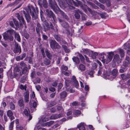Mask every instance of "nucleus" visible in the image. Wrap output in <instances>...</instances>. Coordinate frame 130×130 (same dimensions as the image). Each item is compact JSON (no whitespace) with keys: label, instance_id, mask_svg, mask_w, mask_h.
I'll return each instance as SVG.
<instances>
[{"label":"nucleus","instance_id":"f257e3e1","mask_svg":"<svg viewBox=\"0 0 130 130\" xmlns=\"http://www.w3.org/2000/svg\"><path fill=\"white\" fill-rule=\"evenodd\" d=\"M27 12L26 13L24 11H23V13L24 14L25 17L27 22H29L31 19L28 13L30 12L31 15L32 16L33 20H35L37 18V15L36 10L31 5L27 6Z\"/></svg>","mask_w":130,"mask_h":130},{"label":"nucleus","instance_id":"f03ea898","mask_svg":"<svg viewBox=\"0 0 130 130\" xmlns=\"http://www.w3.org/2000/svg\"><path fill=\"white\" fill-rule=\"evenodd\" d=\"M114 55V53L113 52L108 53L107 56L105 54H101V58L103 59L101 60L104 63H106V64L108 63L112 60Z\"/></svg>","mask_w":130,"mask_h":130},{"label":"nucleus","instance_id":"7ed1b4c3","mask_svg":"<svg viewBox=\"0 0 130 130\" xmlns=\"http://www.w3.org/2000/svg\"><path fill=\"white\" fill-rule=\"evenodd\" d=\"M74 4V6H80L85 12H87V9L90 13L92 15H94L95 14V11L92 10L89 7H87V6H86L85 7H83L82 4L80 1H77V3H76L75 2V3Z\"/></svg>","mask_w":130,"mask_h":130},{"label":"nucleus","instance_id":"20e7f679","mask_svg":"<svg viewBox=\"0 0 130 130\" xmlns=\"http://www.w3.org/2000/svg\"><path fill=\"white\" fill-rule=\"evenodd\" d=\"M49 6L54 10H57L59 8L55 0H50L49 1Z\"/></svg>","mask_w":130,"mask_h":130},{"label":"nucleus","instance_id":"39448f33","mask_svg":"<svg viewBox=\"0 0 130 130\" xmlns=\"http://www.w3.org/2000/svg\"><path fill=\"white\" fill-rule=\"evenodd\" d=\"M41 123V122H39L37 124V128L38 129V130H46V129L44 128L39 127V124H41L42 126H46L47 127H49L52 125L53 124V122H45L43 124H40V123Z\"/></svg>","mask_w":130,"mask_h":130},{"label":"nucleus","instance_id":"423d86ee","mask_svg":"<svg viewBox=\"0 0 130 130\" xmlns=\"http://www.w3.org/2000/svg\"><path fill=\"white\" fill-rule=\"evenodd\" d=\"M50 44L51 48L53 49H58L60 47V46L55 40H51Z\"/></svg>","mask_w":130,"mask_h":130},{"label":"nucleus","instance_id":"0eeeda50","mask_svg":"<svg viewBox=\"0 0 130 130\" xmlns=\"http://www.w3.org/2000/svg\"><path fill=\"white\" fill-rule=\"evenodd\" d=\"M45 11L47 16L50 18H52L54 21L55 22L56 18L53 12L51 10L48 9H46Z\"/></svg>","mask_w":130,"mask_h":130},{"label":"nucleus","instance_id":"6e6552de","mask_svg":"<svg viewBox=\"0 0 130 130\" xmlns=\"http://www.w3.org/2000/svg\"><path fill=\"white\" fill-rule=\"evenodd\" d=\"M3 37L5 40H9L10 41H12L13 40V37L12 35H9L6 33L3 34Z\"/></svg>","mask_w":130,"mask_h":130},{"label":"nucleus","instance_id":"1a4fd4ad","mask_svg":"<svg viewBox=\"0 0 130 130\" xmlns=\"http://www.w3.org/2000/svg\"><path fill=\"white\" fill-rule=\"evenodd\" d=\"M13 52L15 53H20L21 52V50L20 46H19L18 43H15V47L13 50Z\"/></svg>","mask_w":130,"mask_h":130},{"label":"nucleus","instance_id":"9d476101","mask_svg":"<svg viewBox=\"0 0 130 130\" xmlns=\"http://www.w3.org/2000/svg\"><path fill=\"white\" fill-rule=\"evenodd\" d=\"M58 19L60 24L62 27L66 28L69 27V24L67 22L63 21L59 18H58Z\"/></svg>","mask_w":130,"mask_h":130},{"label":"nucleus","instance_id":"9b49d317","mask_svg":"<svg viewBox=\"0 0 130 130\" xmlns=\"http://www.w3.org/2000/svg\"><path fill=\"white\" fill-rule=\"evenodd\" d=\"M24 113L26 116V117H25L26 119H28V121H29L32 119V116L30 115L29 111H28L27 109H24Z\"/></svg>","mask_w":130,"mask_h":130},{"label":"nucleus","instance_id":"f8f14e48","mask_svg":"<svg viewBox=\"0 0 130 130\" xmlns=\"http://www.w3.org/2000/svg\"><path fill=\"white\" fill-rule=\"evenodd\" d=\"M16 15H17V16L18 18V20L20 21H21L23 23L24 25H26V23L24 19L23 18L22 16H20L19 13H16Z\"/></svg>","mask_w":130,"mask_h":130},{"label":"nucleus","instance_id":"ddd939ff","mask_svg":"<svg viewBox=\"0 0 130 130\" xmlns=\"http://www.w3.org/2000/svg\"><path fill=\"white\" fill-rule=\"evenodd\" d=\"M7 116L9 117L11 120V121L14 119V117L13 116L12 112L10 110H8L7 112Z\"/></svg>","mask_w":130,"mask_h":130},{"label":"nucleus","instance_id":"4468645a","mask_svg":"<svg viewBox=\"0 0 130 130\" xmlns=\"http://www.w3.org/2000/svg\"><path fill=\"white\" fill-rule=\"evenodd\" d=\"M18 104L21 109H23L24 107V102L23 99H20L18 102Z\"/></svg>","mask_w":130,"mask_h":130},{"label":"nucleus","instance_id":"2eb2a0df","mask_svg":"<svg viewBox=\"0 0 130 130\" xmlns=\"http://www.w3.org/2000/svg\"><path fill=\"white\" fill-rule=\"evenodd\" d=\"M24 97L25 102H28L29 101V93L28 92L26 91L24 93Z\"/></svg>","mask_w":130,"mask_h":130},{"label":"nucleus","instance_id":"dca6fc26","mask_svg":"<svg viewBox=\"0 0 130 130\" xmlns=\"http://www.w3.org/2000/svg\"><path fill=\"white\" fill-rule=\"evenodd\" d=\"M39 119V122H45L48 120L49 119L46 117H40Z\"/></svg>","mask_w":130,"mask_h":130},{"label":"nucleus","instance_id":"f3484780","mask_svg":"<svg viewBox=\"0 0 130 130\" xmlns=\"http://www.w3.org/2000/svg\"><path fill=\"white\" fill-rule=\"evenodd\" d=\"M73 60L76 64H78L80 62V60L77 57L74 56L72 58Z\"/></svg>","mask_w":130,"mask_h":130},{"label":"nucleus","instance_id":"a211bd4d","mask_svg":"<svg viewBox=\"0 0 130 130\" xmlns=\"http://www.w3.org/2000/svg\"><path fill=\"white\" fill-rule=\"evenodd\" d=\"M61 116V114H59L58 115L56 114L51 116L50 117V119H55L60 117Z\"/></svg>","mask_w":130,"mask_h":130},{"label":"nucleus","instance_id":"6ab92c4d","mask_svg":"<svg viewBox=\"0 0 130 130\" xmlns=\"http://www.w3.org/2000/svg\"><path fill=\"white\" fill-rule=\"evenodd\" d=\"M123 46V48L125 49L130 48V43L127 42L124 44Z\"/></svg>","mask_w":130,"mask_h":130},{"label":"nucleus","instance_id":"aec40b11","mask_svg":"<svg viewBox=\"0 0 130 130\" xmlns=\"http://www.w3.org/2000/svg\"><path fill=\"white\" fill-rule=\"evenodd\" d=\"M15 37V39L17 40L19 42H20L21 41V38L18 33L15 32L14 34Z\"/></svg>","mask_w":130,"mask_h":130},{"label":"nucleus","instance_id":"412c9836","mask_svg":"<svg viewBox=\"0 0 130 130\" xmlns=\"http://www.w3.org/2000/svg\"><path fill=\"white\" fill-rule=\"evenodd\" d=\"M79 57L82 62L84 63L85 58L81 54L78 53Z\"/></svg>","mask_w":130,"mask_h":130},{"label":"nucleus","instance_id":"4be33fe9","mask_svg":"<svg viewBox=\"0 0 130 130\" xmlns=\"http://www.w3.org/2000/svg\"><path fill=\"white\" fill-rule=\"evenodd\" d=\"M79 69L81 71H84L86 69L84 65L81 64L79 65Z\"/></svg>","mask_w":130,"mask_h":130},{"label":"nucleus","instance_id":"5701e85b","mask_svg":"<svg viewBox=\"0 0 130 130\" xmlns=\"http://www.w3.org/2000/svg\"><path fill=\"white\" fill-rule=\"evenodd\" d=\"M80 111L78 110H76L74 111L73 114L75 117L78 116V115L81 113Z\"/></svg>","mask_w":130,"mask_h":130},{"label":"nucleus","instance_id":"b1692460","mask_svg":"<svg viewBox=\"0 0 130 130\" xmlns=\"http://www.w3.org/2000/svg\"><path fill=\"white\" fill-rule=\"evenodd\" d=\"M28 68L27 67L24 68L23 69L22 73L23 74H27L28 73Z\"/></svg>","mask_w":130,"mask_h":130},{"label":"nucleus","instance_id":"393cba45","mask_svg":"<svg viewBox=\"0 0 130 130\" xmlns=\"http://www.w3.org/2000/svg\"><path fill=\"white\" fill-rule=\"evenodd\" d=\"M15 32H15L13 29H9L7 31V33L8 34L9 33L10 34H9V35H12L14 33L15 34Z\"/></svg>","mask_w":130,"mask_h":130},{"label":"nucleus","instance_id":"a878e982","mask_svg":"<svg viewBox=\"0 0 130 130\" xmlns=\"http://www.w3.org/2000/svg\"><path fill=\"white\" fill-rule=\"evenodd\" d=\"M120 54L121 57H123L125 55L124 51L122 49L120 48L119 49Z\"/></svg>","mask_w":130,"mask_h":130},{"label":"nucleus","instance_id":"bb28decb","mask_svg":"<svg viewBox=\"0 0 130 130\" xmlns=\"http://www.w3.org/2000/svg\"><path fill=\"white\" fill-rule=\"evenodd\" d=\"M120 59V58L119 56L117 54L115 55L113 57V60L116 61H117L119 60Z\"/></svg>","mask_w":130,"mask_h":130},{"label":"nucleus","instance_id":"cd10ccee","mask_svg":"<svg viewBox=\"0 0 130 130\" xmlns=\"http://www.w3.org/2000/svg\"><path fill=\"white\" fill-rule=\"evenodd\" d=\"M72 79L75 84L76 87H77L78 86V84L77 81L76 80L75 77L74 76H73Z\"/></svg>","mask_w":130,"mask_h":130},{"label":"nucleus","instance_id":"c85d7f7f","mask_svg":"<svg viewBox=\"0 0 130 130\" xmlns=\"http://www.w3.org/2000/svg\"><path fill=\"white\" fill-rule=\"evenodd\" d=\"M67 95V92L65 91H63L60 94V98H64Z\"/></svg>","mask_w":130,"mask_h":130},{"label":"nucleus","instance_id":"c756f323","mask_svg":"<svg viewBox=\"0 0 130 130\" xmlns=\"http://www.w3.org/2000/svg\"><path fill=\"white\" fill-rule=\"evenodd\" d=\"M98 14L102 19L105 18L106 17V13H98Z\"/></svg>","mask_w":130,"mask_h":130},{"label":"nucleus","instance_id":"7c9ffc66","mask_svg":"<svg viewBox=\"0 0 130 130\" xmlns=\"http://www.w3.org/2000/svg\"><path fill=\"white\" fill-rule=\"evenodd\" d=\"M19 122H16L17 130H22L23 127L21 126H19Z\"/></svg>","mask_w":130,"mask_h":130},{"label":"nucleus","instance_id":"2f4dec72","mask_svg":"<svg viewBox=\"0 0 130 130\" xmlns=\"http://www.w3.org/2000/svg\"><path fill=\"white\" fill-rule=\"evenodd\" d=\"M55 39L58 41H61V38L59 35H55L54 36Z\"/></svg>","mask_w":130,"mask_h":130},{"label":"nucleus","instance_id":"473e14b6","mask_svg":"<svg viewBox=\"0 0 130 130\" xmlns=\"http://www.w3.org/2000/svg\"><path fill=\"white\" fill-rule=\"evenodd\" d=\"M82 50L83 52L84 53L86 54H87L89 55L90 54V51L88 49H82Z\"/></svg>","mask_w":130,"mask_h":130},{"label":"nucleus","instance_id":"72a5a7b5","mask_svg":"<svg viewBox=\"0 0 130 130\" xmlns=\"http://www.w3.org/2000/svg\"><path fill=\"white\" fill-rule=\"evenodd\" d=\"M9 106L10 109L12 110H13L15 109V106L14 104L12 103H10Z\"/></svg>","mask_w":130,"mask_h":130},{"label":"nucleus","instance_id":"f704fd0d","mask_svg":"<svg viewBox=\"0 0 130 130\" xmlns=\"http://www.w3.org/2000/svg\"><path fill=\"white\" fill-rule=\"evenodd\" d=\"M42 5L44 8H46L47 7V3L46 0H43Z\"/></svg>","mask_w":130,"mask_h":130},{"label":"nucleus","instance_id":"c9c22d12","mask_svg":"<svg viewBox=\"0 0 130 130\" xmlns=\"http://www.w3.org/2000/svg\"><path fill=\"white\" fill-rule=\"evenodd\" d=\"M67 4H74L75 3V2L73 0H64Z\"/></svg>","mask_w":130,"mask_h":130},{"label":"nucleus","instance_id":"e433bc0d","mask_svg":"<svg viewBox=\"0 0 130 130\" xmlns=\"http://www.w3.org/2000/svg\"><path fill=\"white\" fill-rule=\"evenodd\" d=\"M60 13L63 16L64 18L67 20L69 19V18H68V17L63 12L61 11L60 12Z\"/></svg>","mask_w":130,"mask_h":130},{"label":"nucleus","instance_id":"4c0bfd02","mask_svg":"<svg viewBox=\"0 0 130 130\" xmlns=\"http://www.w3.org/2000/svg\"><path fill=\"white\" fill-rule=\"evenodd\" d=\"M117 70L116 69H114L112 71V75L115 76L117 75Z\"/></svg>","mask_w":130,"mask_h":130},{"label":"nucleus","instance_id":"58836bf2","mask_svg":"<svg viewBox=\"0 0 130 130\" xmlns=\"http://www.w3.org/2000/svg\"><path fill=\"white\" fill-rule=\"evenodd\" d=\"M88 3L92 6V8L94 9H97L99 8V7L98 6H95L94 4L90 2H89Z\"/></svg>","mask_w":130,"mask_h":130},{"label":"nucleus","instance_id":"ea45409f","mask_svg":"<svg viewBox=\"0 0 130 130\" xmlns=\"http://www.w3.org/2000/svg\"><path fill=\"white\" fill-rule=\"evenodd\" d=\"M74 16L75 18L77 19H79L80 18V15L79 13L77 12H75Z\"/></svg>","mask_w":130,"mask_h":130},{"label":"nucleus","instance_id":"a19ab883","mask_svg":"<svg viewBox=\"0 0 130 130\" xmlns=\"http://www.w3.org/2000/svg\"><path fill=\"white\" fill-rule=\"evenodd\" d=\"M78 127L79 128V130H85V128L84 125H78Z\"/></svg>","mask_w":130,"mask_h":130},{"label":"nucleus","instance_id":"79ce46f5","mask_svg":"<svg viewBox=\"0 0 130 130\" xmlns=\"http://www.w3.org/2000/svg\"><path fill=\"white\" fill-rule=\"evenodd\" d=\"M50 60L47 59H45L44 61V63L46 65H49L50 64Z\"/></svg>","mask_w":130,"mask_h":130},{"label":"nucleus","instance_id":"37998d69","mask_svg":"<svg viewBox=\"0 0 130 130\" xmlns=\"http://www.w3.org/2000/svg\"><path fill=\"white\" fill-rule=\"evenodd\" d=\"M55 105V103L52 102H48L47 103V105L48 107H51Z\"/></svg>","mask_w":130,"mask_h":130},{"label":"nucleus","instance_id":"c03bdc74","mask_svg":"<svg viewBox=\"0 0 130 130\" xmlns=\"http://www.w3.org/2000/svg\"><path fill=\"white\" fill-rule=\"evenodd\" d=\"M63 48L66 53H69L70 51V50L68 48L67 46H63Z\"/></svg>","mask_w":130,"mask_h":130},{"label":"nucleus","instance_id":"a18cd8bd","mask_svg":"<svg viewBox=\"0 0 130 130\" xmlns=\"http://www.w3.org/2000/svg\"><path fill=\"white\" fill-rule=\"evenodd\" d=\"M82 18L83 20H85L87 18L86 15L84 13H82Z\"/></svg>","mask_w":130,"mask_h":130},{"label":"nucleus","instance_id":"49530a36","mask_svg":"<svg viewBox=\"0 0 130 130\" xmlns=\"http://www.w3.org/2000/svg\"><path fill=\"white\" fill-rule=\"evenodd\" d=\"M19 88L22 90L24 89L25 91L26 90V86L25 85L24 86L22 85H21L20 86Z\"/></svg>","mask_w":130,"mask_h":130},{"label":"nucleus","instance_id":"de8ad7c7","mask_svg":"<svg viewBox=\"0 0 130 130\" xmlns=\"http://www.w3.org/2000/svg\"><path fill=\"white\" fill-rule=\"evenodd\" d=\"M45 26L46 27V28H45V31H46V30H48L50 29V27L48 23L47 22H45Z\"/></svg>","mask_w":130,"mask_h":130},{"label":"nucleus","instance_id":"09e8293b","mask_svg":"<svg viewBox=\"0 0 130 130\" xmlns=\"http://www.w3.org/2000/svg\"><path fill=\"white\" fill-rule=\"evenodd\" d=\"M27 78V77L26 76H25L21 78V82L22 83H24Z\"/></svg>","mask_w":130,"mask_h":130},{"label":"nucleus","instance_id":"8fccbe9b","mask_svg":"<svg viewBox=\"0 0 130 130\" xmlns=\"http://www.w3.org/2000/svg\"><path fill=\"white\" fill-rule=\"evenodd\" d=\"M14 122H11L9 125V130H12Z\"/></svg>","mask_w":130,"mask_h":130},{"label":"nucleus","instance_id":"3c124183","mask_svg":"<svg viewBox=\"0 0 130 130\" xmlns=\"http://www.w3.org/2000/svg\"><path fill=\"white\" fill-rule=\"evenodd\" d=\"M84 56L86 58V60L87 62H88V63H91V64L92 62L90 61L89 58H88V57L86 55H85Z\"/></svg>","mask_w":130,"mask_h":130},{"label":"nucleus","instance_id":"603ef678","mask_svg":"<svg viewBox=\"0 0 130 130\" xmlns=\"http://www.w3.org/2000/svg\"><path fill=\"white\" fill-rule=\"evenodd\" d=\"M62 84L61 83H60L59 85H58V91H60V89H61L62 87Z\"/></svg>","mask_w":130,"mask_h":130},{"label":"nucleus","instance_id":"864d4df0","mask_svg":"<svg viewBox=\"0 0 130 130\" xmlns=\"http://www.w3.org/2000/svg\"><path fill=\"white\" fill-rule=\"evenodd\" d=\"M100 2L102 3H109V0H99Z\"/></svg>","mask_w":130,"mask_h":130},{"label":"nucleus","instance_id":"5fc2aeb1","mask_svg":"<svg viewBox=\"0 0 130 130\" xmlns=\"http://www.w3.org/2000/svg\"><path fill=\"white\" fill-rule=\"evenodd\" d=\"M45 53L47 57L49 58H50L51 57V55L50 53L47 51H45Z\"/></svg>","mask_w":130,"mask_h":130},{"label":"nucleus","instance_id":"6e6d98bb","mask_svg":"<svg viewBox=\"0 0 130 130\" xmlns=\"http://www.w3.org/2000/svg\"><path fill=\"white\" fill-rule=\"evenodd\" d=\"M20 65L21 67H24V68L26 67V64L24 63V62L23 61L21 62L20 63Z\"/></svg>","mask_w":130,"mask_h":130},{"label":"nucleus","instance_id":"4d7b16f0","mask_svg":"<svg viewBox=\"0 0 130 130\" xmlns=\"http://www.w3.org/2000/svg\"><path fill=\"white\" fill-rule=\"evenodd\" d=\"M13 21L15 25L16 26H18L19 25V23L18 21H17L15 19H13Z\"/></svg>","mask_w":130,"mask_h":130},{"label":"nucleus","instance_id":"13d9d810","mask_svg":"<svg viewBox=\"0 0 130 130\" xmlns=\"http://www.w3.org/2000/svg\"><path fill=\"white\" fill-rule=\"evenodd\" d=\"M67 4L68 5V7L69 9H74V7L73 6H72L71 5H69V4H69V3ZM70 5H71V4H70ZM74 5V4H71V5Z\"/></svg>","mask_w":130,"mask_h":130},{"label":"nucleus","instance_id":"bf43d9fd","mask_svg":"<svg viewBox=\"0 0 130 130\" xmlns=\"http://www.w3.org/2000/svg\"><path fill=\"white\" fill-rule=\"evenodd\" d=\"M129 63V62L127 61H124L123 62L122 65L127 67L128 66Z\"/></svg>","mask_w":130,"mask_h":130},{"label":"nucleus","instance_id":"052dcab7","mask_svg":"<svg viewBox=\"0 0 130 130\" xmlns=\"http://www.w3.org/2000/svg\"><path fill=\"white\" fill-rule=\"evenodd\" d=\"M121 76L123 80H124L126 79V75L124 74H122L121 75Z\"/></svg>","mask_w":130,"mask_h":130},{"label":"nucleus","instance_id":"680f3d73","mask_svg":"<svg viewBox=\"0 0 130 130\" xmlns=\"http://www.w3.org/2000/svg\"><path fill=\"white\" fill-rule=\"evenodd\" d=\"M91 64L92 65V68L93 69H95L97 67V66L96 65V64L95 63H92V64Z\"/></svg>","mask_w":130,"mask_h":130},{"label":"nucleus","instance_id":"e2e57ef3","mask_svg":"<svg viewBox=\"0 0 130 130\" xmlns=\"http://www.w3.org/2000/svg\"><path fill=\"white\" fill-rule=\"evenodd\" d=\"M61 68L62 69L66 71L68 69V67L64 65H63L62 66Z\"/></svg>","mask_w":130,"mask_h":130},{"label":"nucleus","instance_id":"0e129e2a","mask_svg":"<svg viewBox=\"0 0 130 130\" xmlns=\"http://www.w3.org/2000/svg\"><path fill=\"white\" fill-rule=\"evenodd\" d=\"M50 111L52 112H55L56 109L54 108H52L50 110Z\"/></svg>","mask_w":130,"mask_h":130},{"label":"nucleus","instance_id":"69168bd1","mask_svg":"<svg viewBox=\"0 0 130 130\" xmlns=\"http://www.w3.org/2000/svg\"><path fill=\"white\" fill-rule=\"evenodd\" d=\"M36 75V73L35 71L31 73V76L32 78L34 77Z\"/></svg>","mask_w":130,"mask_h":130},{"label":"nucleus","instance_id":"338daca9","mask_svg":"<svg viewBox=\"0 0 130 130\" xmlns=\"http://www.w3.org/2000/svg\"><path fill=\"white\" fill-rule=\"evenodd\" d=\"M98 6L103 9H104L105 8L104 6L103 5L101 4V3L99 4Z\"/></svg>","mask_w":130,"mask_h":130},{"label":"nucleus","instance_id":"774afa93","mask_svg":"<svg viewBox=\"0 0 130 130\" xmlns=\"http://www.w3.org/2000/svg\"><path fill=\"white\" fill-rule=\"evenodd\" d=\"M89 87L88 85H86L85 87V89L86 91H88L89 90Z\"/></svg>","mask_w":130,"mask_h":130}]
</instances>
